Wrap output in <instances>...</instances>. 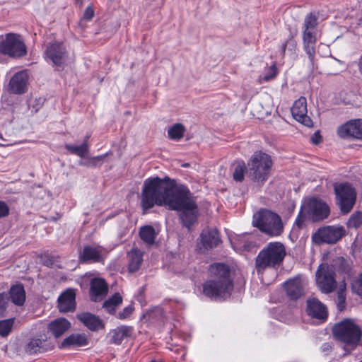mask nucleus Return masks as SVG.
<instances>
[{
  "mask_svg": "<svg viewBox=\"0 0 362 362\" xmlns=\"http://www.w3.org/2000/svg\"><path fill=\"white\" fill-rule=\"evenodd\" d=\"M0 52L12 57H21L26 54L27 49L19 35L9 33L0 44Z\"/></svg>",
  "mask_w": 362,
  "mask_h": 362,
  "instance_id": "nucleus-8",
  "label": "nucleus"
},
{
  "mask_svg": "<svg viewBox=\"0 0 362 362\" xmlns=\"http://www.w3.org/2000/svg\"><path fill=\"white\" fill-rule=\"evenodd\" d=\"M297 43L293 37H291L287 40V41L283 45L282 50L283 52L285 53L286 50L288 49L291 53H294L296 52Z\"/></svg>",
  "mask_w": 362,
  "mask_h": 362,
  "instance_id": "nucleus-40",
  "label": "nucleus"
},
{
  "mask_svg": "<svg viewBox=\"0 0 362 362\" xmlns=\"http://www.w3.org/2000/svg\"><path fill=\"white\" fill-rule=\"evenodd\" d=\"M9 298L18 306H22L25 301V291L22 285L13 286L9 291Z\"/></svg>",
  "mask_w": 362,
  "mask_h": 362,
  "instance_id": "nucleus-29",
  "label": "nucleus"
},
{
  "mask_svg": "<svg viewBox=\"0 0 362 362\" xmlns=\"http://www.w3.org/2000/svg\"><path fill=\"white\" fill-rule=\"evenodd\" d=\"M337 135L342 139L362 140V119H352L337 129Z\"/></svg>",
  "mask_w": 362,
  "mask_h": 362,
  "instance_id": "nucleus-14",
  "label": "nucleus"
},
{
  "mask_svg": "<svg viewBox=\"0 0 362 362\" xmlns=\"http://www.w3.org/2000/svg\"><path fill=\"white\" fill-rule=\"evenodd\" d=\"M88 344V339L85 334H72L65 338L60 344V349H69L74 346H83Z\"/></svg>",
  "mask_w": 362,
  "mask_h": 362,
  "instance_id": "nucleus-26",
  "label": "nucleus"
},
{
  "mask_svg": "<svg viewBox=\"0 0 362 362\" xmlns=\"http://www.w3.org/2000/svg\"><path fill=\"white\" fill-rule=\"evenodd\" d=\"M58 308L61 313H66L75 310L76 293L74 289H66L59 296Z\"/></svg>",
  "mask_w": 362,
  "mask_h": 362,
  "instance_id": "nucleus-21",
  "label": "nucleus"
},
{
  "mask_svg": "<svg viewBox=\"0 0 362 362\" xmlns=\"http://www.w3.org/2000/svg\"><path fill=\"white\" fill-rule=\"evenodd\" d=\"M306 312L308 315L318 320H325L327 317V308L315 298L307 300Z\"/></svg>",
  "mask_w": 362,
  "mask_h": 362,
  "instance_id": "nucleus-22",
  "label": "nucleus"
},
{
  "mask_svg": "<svg viewBox=\"0 0 362 362\" xmlns=\"http://www.w3.org/2000/svg\"><path fill=\"white\" fill-rule=\"evenodd\" d=\"M254 225L262 232L271 236H278L284 230L281 217L269 210H261L254 215Z\"/></svg>",
  "mask_w": 362,
  "mask_h": 362,
  "instance_id": "nucleus-6",
  "label": "nucleus"
},
{
  "mask_svg": "<svg viewBox=\"0 0 362 362\" xmlns=\"http://www.w3.org/2000/svg\"><path fill=\"white\" fill-rule=\"evenodd\" d=\"M352 290L357 294L362 296V274L352 282Z\"/></svg>",
  "mask_w": 362,
  "mask_h": 362,
  "instance_id": "nucleus-41",
  "label": "nucleus"
},
{
  "mask_svg": "<svg viewBox=\"0 0 362 362\" xmlns=\"http://www.w3.org/2000/svg\"><path fill=\"white\" fill-rule=\"evenodd\" d=\"M277 74V69L275 65L271 66L267 72L264 76H259L258 78V83H263L274 79Z\"/></svg>",
  "mask_w": 362,
  "mask_h": 362,
  "instance_id": "nucleus-38",
  "label": "nucleus"
},
{
  "mask_svg": "<svg viewBox=\"0 0 362 362\" xmlns=\"http://www.w3.org/2000/svg\"><path fill=\"white\" fill-rule=\"evenodd\" d=\"M108 286L105 281L100 278H94L90 281V297L93 301H100L106 296Z\"/></svg>",
  "mask_w": 362,
  "mask_h": 362,
  "instance_id": "nucleus-19",
  "label": "nucleus"
},
{
  "mask_svg": "<svg viewBox=\"0 0 362 362\" xmlns=\"http://www.w3.org/2000/svg\"><path fill=\"white\" fill-rule=\"evenodd\" d=\"M303 207L313 221H322L327 218L330 214L328 204L317 198L309 199L304 204Z\"/></svg>",
  "mask_w": 362,
  "mask_h": 362,
  "instance_id": "nucleus-11",
  "label": "nucleus"
},
{
  "mask_svg": "<svg viewBox=\"0 0 362 362\" xmlns=\"http://www.w3.org/2000/svg\"><path fill=\"white\" fill-rule=\"evenodd\" d=\"M14 318H9L0 321V336L7 337L11 332L14 325Z\"/></svg>",
  "mask_w": 362,
  "mask_h": 362,
  "instance_id": "nucleus-35",
  "label": "nucleus"
},
{
  "mask_svg": "<svg viewBox=\"0 0 362 362\" xmlns=\"http://www.w3.org/2000/svg\"><path fill=\"white\" fill-rule=\"evenodd\" d=\"M10 140L5 139L2 136L1 133H0V146H6L10 145Z\"/></svg>",
  "mask_w": 362,
  "mask_h": 362,
  "instance_id": "nucleus-50",
  "label": "nucleus"
},
{
  "mask_svg": "<svg viewBox=\"0 0 362 362\" xmlns=\"http://www.w3.org/2000/svg\"><path fill=\"white\" fill-rule=\"evenodd\" d=\"M77 319L91 331L98 330L103 328L104 325L99 317L88 312L77 314Z\"/></svg>",
  "mask_w": 362,
  "mask_h": 362,
  "instance_id": "nucleus-23",
  "label": "nucleus"
},
{
  "mask_svg": "<svg viewBox=\"0 0 362 362\" xmlns=\"http://www.w3.org/2000/svg\"><path fill=\"white\" fill-rule=\"evenodd\" d=\"M53 344L48 340L47 336L40 334L29 339L24 345L25 351L30 354H37L52 349Z\"/></svg>",
  "mask_w": 362,
  "mask_h": 362,
  "instance_id": "nucleus-13",
  "label": "nucleus"
},
{
  "mask_svg": "<svg viewBox=\"0 0 362 362\" xmlns=\"http://www.w3.org/2000/svg\"><path fill=\"white\" fill-rule=\"evenodd\" d=\"M337 202L342 213L348 214L354 207L356 194L354 189L348 183L334 185Z\"/></svg>",
  "mask_w": 362,
  "mask_h": 362,
  "instance_id": "nucleus-7",
  "label": "nucleus"
},
{
  "mask_svg": "<svg viewBox=\"0 0 362 362\" xmlns=\"http://www.w3.org/2000/svg\"><path fill=\"white\" fill-rule=\"evenodd\" d=\"M291 113L293 118L298 122L308 127L313 126V121L307 115V101L305 97H300L295 101L291 107Z\"/></svg>",
  "mask_w": 362,
  "mask_h": 362,
  "instance_id": "nucleus-15",
  "label": "nucleus"
},
{
  "mask_svg": "<svg viewBox=\"0 0 362 362\" xmlns=\"http://www.w3.org/2000/svg\"><path fill=\"white\" fill-rule=\"evenodd\" d=\"M303 222V220H302L300 217H298L297 219H296V223L297 225L299 226H300Z\"/></svg>",
  "mask_w": 362,
  "mask_h": 362,
  "instance_id": "nucleus-52",
  "label": "nucleus"
},
{
  "mask_svg": "<svg viewBox=\"0 0 362 362\" xmlns=\"http://www.w3.org/2000/svg\"><path fill=\"white\" fill-rule=\"evenodd\" d=\"M317 24V18L312 13L307 15L304 20L303 31L315 32Z\"/></svg>",
  "mask_w": 362,
  "mask_h": 362,
  "instance_id": "nucleus-37",
  "label": "nucleus"
},
{
  "mask_svg": "<svg viewBox=\"0 0 362 362\" xmlns=\"http://www.w3.org/2000/svg\"><path fill=\"white\" fill-rule=\"evenodd\" d=\"M231 244L235 250L240 251L248 250L252 245V243L247 240L245 236H238L233 238V240H231Z\"/></svg>",
  "mask_w": 362,
  "mask_h": 362,
  "instance_id": "nucleus-33",
  "label": "nucleus"
},
{
  "mask_svg": "<svg viewBox=\"0 0 362 362\" xmlns=\"http://www.w3.org/2000/svg\"><path fill=\"white\" fill-rule=\"evenodd\" d=\"M358 69H359L360 72L362 74V54H361V56L360 57V58L358 59Z\"/></svg>",
  "mask_w": 362,
  "mask_h": 362,
  "instance_id": "nucleus-51",
  "label": "nucleus"
},
{
  "mask_svg": "<svg viewBox=\"0 0 362 362\" xmlns=\"http://www.w3.org/2000/svg\"><path fill=\"white\" fill-rule=\"evenodd\" d=\"M122 297L119 293H115L108 300L103 303V308L110 313L114 314L116 312L117 307L122 304Z\"/></svg>",
  "mask_w": 362,
  "mask_h": 362,
  "instance_id": "nucleus-30",
  "label": "nucleus"
},
{
  "mask_svg": "<svg viewBox=\"0 0 362 362\" xmlns=\"http://www.w3.org/2000/svg\"><path fill=\"white\" fill-rule=\"evenodd\" d=\"M134 310V307L132 305H129L125 307L122 311L119 312L117 314V317L120 320H124L129 317V315L132 313Z\"/></svg>",
  "mask_w": 362,
  "mask_h": 362,
  "instance_id": "nucleus-42",
  "label": "nucleus"
},
{
  "mask_svg": "<svg viewBox=\"0 0 362 362\" xmlns=\"http://www.w3.org/2000/svg\"><path fill=\"white\" fill-rule=\"evenodd\" d=\"M49 329L55 337H59L71 327V323L65 318L54 320L49 325Z\"/></svg>",
  "mask_w": 362,
  "mask_h": 362,
  "instance_id": "nucleus-27",
  "label": "nucleus"
},
{
  "mask_svg": "<svg viewBox=\"0 0 362 362\" xmlns=\"http://www.w3.org/2000/svg\"><path fill=\"white\" fill-rule=\"evenodd\" d=\"M45 58L53 66L61 67L68 59V52L63 43L55 41L47 45Z\"/></svg>",
  "mask_w": 362,
  "mask_h": 362,
  "instance_id": "nucleus-10",
  "label": "nucleus"
},
{
  "mask_svg": "<svg viewBox=\"0 0 362 362\" xmlns=\"http://www.w3.org/2000/svg\"><path fill=\"white\" fill-rule=\"evenodd\" d=\"M332 349V345L329 342L324 343L321 346V350L325 354H327L329 353Z\"/></svg>",
  "mask_w": 362,
  "mask_h": 362,
  "instance_id": "nucleus-47",
  "label": "nucleus"
},
{
  "mask_svg": "<svg viewBox=\"0 0 362 362\" xmlns=\"http://www.w3.org/2000/svg\"><path fill=\"white\" fill-rule=\"evenodd\" d=\"M332 331L334 338L344 345L346 353L344 356L351 353L360 344L362 330L351 319H344L334 324Z\"/></svg>",
  "mask_w": 362,
  "mask_h": 362,
  "instance_id": "nucleus-3",
  "label": "nucleus"
},
{
  "mask_svg": "<svg viewBox=\"0 0 362 362\" xmlns=\"http://www.w3.org/2000/svg\"><path fill=\"white\" fill-rule=\"evenodd\" d=\"M103 248L101 246H84L83 251L79 255V260L81 263L100 262L103 258Z\"/></svg>",
  "mask_w": 362,
  "mask_h": 362,
  "instance_id": "nucleus-18",
  "label": "nucleus"
},
{
  "mask_svg": "<svg viewBox=\"0 0 362 362\" xmlns=\"http://www.w3.org/2000/svg\"><path fill=\"white\" fill-rule=\"evenodd\" d=\"M8 300V296L4 293L0 294V308H6V301Z\"/></svg>",
  "mask_w": 362,
  "mask_h": 362,
  "instance_id": "nucleus-48",
  "label": "nucleus"
},
{
  "mask_svg": "<svg viewBox=\"0 0 362 362\" xmlns=\"http://www.w3.org/2000/svg\"><path fill=\"white\" fill-rule=\"evenodd\" d=\"M185 130L183 124L177 123L169 128L168 134L170 139L179 141L183 137Z\"/></svg>",
  "mask_w": 362,
  "mask_h": 362,
  "instance_id": "nucleus-32",
  "label": "nucleus"
},
{
  "mask_svg": "<svg viewBox=\"0 0 362 362\" xmlns=\"http://www.w3.org/2000/svg\"><path fill=\"white\" fill-rule=\"evenodd\" d=\"M105 157L106 154H104L90 158L89 165L91 167H97L101 165Z\"/></svg>",
  "mask_w": 362,
  "mask_h": 362,
  "instance_id": "nucleus-43",
  "label": "nucleus"
},
{
  "mask_svg": "<svg viewBox=\"0 0 362 362\" xmlns=\"http://www.w3.org/2000/svg\"><path fill=\"white\" fill-rule=\"evenodd\" d=\"M246 170L245 164L243 161L238 162L235 165L233 173V177L235 181L241 182L244 179V173Z\"/></svg>",
  "mask_w": 362,
  "mask_h": 362,
  "instance_id": "nucleus-36",
  "label": "nucleus"
},
{
  "mask_svg": "<svg viewBox=\"0 0 362 362\" xmlns=\"http://www.w3.org/2000/svg\"><path fill=\"white\" fill-rule=\"evenodd\" d=\"M132 327L130 326H120L110 332V342L115 344H120L125 339L130 337L132 333Z\"/></svg>",
  "mask_w": 362,
  "mask_h": 362,
  "instance_id": "nucleus-25",
  "label": "nucleus"
},
{
  "mask_svg": "<svg viewBox=\"0 0 362 362\" xmlns=\"http://www.w3.org/2000/svg\"><path fill=\"white\" fill-rule=\"evenodd\" d=\"M334 272L327 264L320 265L316 272V283L320 291L328 293L334 290L337 286Z\"/></svg>",
  "mask_w": 362,
  "mask_h": 362,
  "instance_id": "nucleus-9",
  "label": "nucleus"
},
{
  "mask_svg": "<svg viewBox=\"0 0 362 362\" xmlns=\"http://www.w3.org/2000/svg\"><path fill=\"white\" fill-rule=\"evenodd\" d=\"M286 255L285 246L280 242H272L259 252L255 258V269L258 274L267 269H277Z\"/></svg>",
  "mask_w": 362,
  "mask_h": 362,
  "instance_id": "nucleus-4",
  "label": "nucleus"
},
{
  "mask_svg": "<svg viewBox=\"0 0 362 362\" xmlns=\"http://www.w3.org/2000/svg\"><path fill=\"white\" fill-rule=\"evenodd\" d=\"M28 78V74L25 70L16 73L8 83V91L13 94L24 93L27 90Z\"/></svg>",
  "mask_w": 362,
  "mask_h": 362,
  "instance_id": "nucleus-16",
  "label": "nucleus"
},
{
  "mask_svg": "<svg viewBox=\"0 0 362 362\" xmlns=\"http://www.w3.org/2000/svg\"><path fill=\"white\" fill-rule=\"evenodd\" d=\"M127 257L129 272L132 273L139 270L143 261V253L139 250L133 248L128 252Z\"/></svg>",
  "mask_w": 362,
  "mask_h": 362,
  "instance_id": "nucleus-28",
  "label": "nucleus"
},
{
  "mask_svg": "<svg viewBox=\"0 0 362 362\" xmlns=\"http://www.w3.org/2000/svg\"><path fill=\"white\" fill-rule=\"evenodd\" d=\"M310 140L313 144H317L321 142V136L319 132H315L312 137L310 138Z\"/></svg>",
  "mask_w": 362,
  "mask_h": 362,
  "instance_id": "nucleus-49",
  "label": "nucleus"
},
{
  "mask_svg": "<svg viewBox=\"0 0 362 362\" xmlns=\"http://www.w3.org/2000/svg\"><path fill=\"white\" fill-rule=\"evenodd\" d=\"M287 296L293 300H297L304 295V286L300 276H296L284 283Z\"/></svg>",
  "mask_w": 362,
  "mask_h": 362,
  "instance_id": "nucleus-20",
  "label": "nucleus"
},
{
  "mask_svg": "<svg viewBox=\"0 0 362 362\" xmlns=\"http://www.w3.org/2000/svg\"><path fill=\"white\" fill-rule=\"evenodd\" d=\"M139 236L144 243L151 245L155 241L156 232L151 226H144L139 230Z\"/></svg>",
  "mask_w": 362,
  "mask_h": 362,
  "instance_id": "nucleus-31",
  "label": "nucleus"
},
{
  "mask_svg": "<svg viewBox=\"0 0 362 362\" xmlns=\"http://www.w3.org/2000/svg\"><path fill=\"white\" fill-rule=\"evenodd\" d=\"M141 204L144 210L155 205L165 206L169 209L182 211L180 218L183 225L189 228L197 220V210L194 197L183 185L168 177H150L144 180L141 194Z\"/></svg>",
  "mask_w": 362,
  "mask_h": 362,
  "instance_id": "nucleus-1",
  "label": "nucleus"
},
{
  "mask_svg": "<svg viewBox=\"0 0 362 362\" xmlns=\"http://www.w3.org/2000/svg\"><path fill=\"white\" fill-rule=\"evenodd\" d=\"M211 279L203 285L204 295L211 298H225L230 296L233 289V281L228 266L217 263L210 266Z\"/></svg>",
  "mask_w": 362,
  "mask_h": 362,
  "instance_id": "nucleus-2",
  "label": "nucleus"
},
{
  "mask_svg": "<svg viewBox=\"0 0 362 362\" xmlns=\"http://www.w3.org/2000/svg\"><path fill=\"white\" fill-rule=\"evenodd\" d=\"M345 300H346V296L344 291L341 288L339 291L337 293V304H338V308L341 310L345 305Z\"/></svg>",
  "mask_w": 362,
  "mask_h": 362,
  "instance_id": "nucleus-44",
  "label": "nucleus"
},
{
  "mask_svg": "<svg viewBox=\"0 0 362 362\" xmlns=\"http://www.w3.org/2000/svg\"><path fill=\"white\" fill-rule=\"evenodd\" d=\"M344 229L342 226H328L320 228L313 235V240L317 243L322 242L327 243H335L344 235Z\"/></svg>",
  "mask_w": 362,
  "mask_h": 362,
  "instance_id": "nucleus-12",
  "label": "nucleus"
},
{
  "mask_svg": "<svg viewBox=\"0 0 362 362\" xmlns=\"http://www.w3.org/2000/svg\"><path fill=\"white\" fill-rule=\"evenodd\" d=\"M9 212L10 209L7 204L3 201H0V218L8 216Z\"/></svg>",
  "mask_w": 362,
  "mask_h": 362,
  "instance_id": "nucleus-45",
  "label": "nucleus"
},
{
  "mask_svg": "<svg viewBox=\"0 0 362 362\" xmlns=\"http://www.w3.org/2000/svg\"><path fill=\"white\" fill-rule=\"evenodd\" d=\"M317 38L315 32L303 31V49L307 54L309 60V66L313 69L315 68V44Z\"/></svg>",
  "mask_w": 362,
  "mask_h": 362,
  "instance_id": "nucleus-17",
  "label": "nucleus"
},
{
  "mask_svg": "<svg viewBox=\"0 0 362 362\" xmlns=\"http://www.w3.org/2000/svg\"><path fill=\"white\" fill-rule=\"evenodd\" d=\"M200 237L203 246L206 249L216 247L221 241L218 232L216 228L204 229Z\"/></svg>",
  "mask_w": 362,
  "mask_h": 362,
  "instance_id": "nucleus-24",
  "label": "nucleus"
},
{
  "mask_svg": "<svg viewBox=\"0 0 362 362\" xmlns=\"http://www.w3.org/2000/svg\"><path fill=\"white\" fill-rule=\"evenodd\" d=\"M362 225V212L357 211L349 218L347 226L349 228H357Z\"/></svg>",
  "mask_w": 362,
  "mask_h": 362,
  "instance_id": "nucleus-39",
  "label": "nucleus"
},
{
  "mask_svg": "<svg viewBox=\"0 0 362 362\" xmlns=\"http://www.w3.org/2000/svg\"><path fill=\"white\" fill-rule=\"evenodd\" d=\"M273 161L271 156L262 151H256L247 162L248 175L254 182L263 184L269 178Z\"/></svg>",
  "mask_w": 362,
  "mask_h": 362,
  "instance_id": "nucleus-5",
  "label": "nucleus"
},
{
  "mask_svg": "<svg viewBox=\"0 0 362 362\" xmlns=\"http://www.w3.org/2000/svg\"><path fill=\"white\" fill-rule=\"evenodd\" d=\"M65 148L71 153L78 156L81 158L85 156L88 152V145L86 142L80 146H75L72 144H66Z\"/></svg>",
  "mask_w": 362,
  "mask_h": 362,
  "instance_id": "nucleus-34",
  "label": "nucleus"
},
{
  "mask_svg": "<svg viewBox=\"0 0 362 362\" xmlns=\"http://www.w3.org/2000/svg\"><path fill=\"white\" fill-rule=\"evenodd\" d=\"M94 16V11L91 6H88L83 13V18L90 21Z\"/></svg>",
  "mask_w": 362,
  "mask_h": 362,
  "instance_id": "nucleus-46",
  "label": "nucleus"
}]
</instances>
